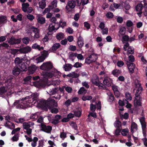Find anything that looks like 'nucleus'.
<instances>
[{
  "mask_svg": "<svg viewBox=\"0 0 147 147\" xmlns=\"http://www.w3.org/2000/svg\"><path fill=\"white\" fill-rule=\"evenodd\" d=\"M38 95L37 94H32V96H29L22 98L21 100H16L12 105L13 107H16L17 109H25L30 107V104H33L37 101Z\"/></svg>",
  "mask_w": 147,
  "mask_h": 147,
  "instance_id": "f257e3e1",
  "label": "nucleus"
},
{
  "mask_svg": "<svg viewBox=\"0 0 147 147\" xmlns=\"http://www.w3.org/2000/svg\"><path fill=\"white\" fill-rule=\"evenodd\" d=\"M53 67L52 63L50 61L44 62L40 66V69L46 71L45 75L49 78H51L54 76L58 78L61 73L55 69H52Z\"/></svg>",
  "mask_w": 147,
  "mask_h": 147,
  "instance_id": "f03ea898",
  "label": "nucleus"
},
{
  "mask_svg": "<svg viewBox=\"0 0 147 147\" xmlns=\"http://www.w3.org/2000/svg\"><path fill=\"white\" fill-rule=\"evenodd\" d=\"M60 95L58 94L56 96H53L49 98L47 100V107L48 108H51L53 107H57V103L53 98H54L56 99L59 100L61 98Z\"/></svg>",
  "mask_w": 147,
  "mask_h": 147,
  "instance_id": "7ed1b4c3",
  "label": "nucleus"
},
{
  "mask_svg": "<svg viewBox=\"0 0 147 147\" xmlns=\"http://www.w3.org/2000/svg\"><path fill=\"white\" fill-rule=\"evenodd\" d=\"M76 3L79 6L80 5L79 0H71L68 1L65 6V9L68 11H69V9H73L76 6Z\"/></svg>",
  "mask_w": 147,
  "mask_h": 147,
  "instance_id": "20e7f679",
  "label": "nucleus"
},
{
  "mask_svg": "<svg viewBox=\"0 0 147 147\" xmlns=\"http://www.w3.org/2000/svg\"><path fill=\"white\" fill-rule=\"evenodd\" d=\"M135 87L137 88L136 92L135 93V97H141L140 96V94L141 93L143 89L142 87L141 84L138 80H136L135 81Z\"/></svg>",
  "mask_w": 147,
  "mask_h": 147,
  "instance_id": "39448f33",
  "label": "nucleus"
},
{
  "mask_svg": "<svg viewBox=\"0 0 147 147\" xmlns=\"http://www.w3.org/2000/svg\"><path fill=\"white\" fill-rule=\"evenodd\" d=\"M39 125L41 126V130L48 134L51 133L52 130V127L50 125H47L44 123H41Z\"/></svg>",
  "mask_w": 147,
  "mask_h": 147,
  "instance_id": "423d86ee",
  "label": "nucleus"
},
{
  "mask_svg": "<svg viewBox=\"0 0 147 147\" xmlns=\"http://www.w3.org/2000/svg\"><path fill=\"white\" fill-rule=\"evenodd\" d=\"M142 97H135L134 101V106L136 108H137L138 106H142Z\"/></svg>",
  "mask_w": 147,
  "mask_h": 147,
  "instance_id": "0eeeda50",
  "label": "nucleus"
},
{
  "mask_svg": "<svg viewBox=\"0 0 147 147\" xmlns=\"http://www.w3.org/2000/svg\"><path fill=\"white\" fill-rule=\"evenodd\" d=\"M31 47L27 46L22 47L19 49L20 53H21L26 54L31 51Z\"/></svg>",
  "mask_w": 147,
  "mask_h": 147,
  "instance_id": "6e6552de",
  "label": "nucleus"
},
{
  "mask_svg": "<svg viewBox=\"0 0 147 147\" xmlns=\"http://www.w3.org/2000/svg\"><path fill=\"white\" fill-rule=\"evenodd\" d=\"M21 41V38L16 39L11 37L9 40L8 42L11 45L18 44L20 43Z\"/></svg>",
  "mask_w": 147,
  "mask_h": 147,
  "instance_id": "1a4fd4ad",
  "label": "nucleus"
},
{
  "mask_svg": "<svg viewBox=\"0 0 147 147\" xmlns=\"http://www.w3.org/2000/svg\"><path fill=\"white\" fill-rule=\"evenodd\" d=\"M127 65L129 70V73L131 74L133 73L134 72V69L135 67V64L132 63H131L128 61H127Z\"/></svg>",
  "mask_w": 147,
  "mask_h": 147,
  "instance_id": "9d476101",
  "label": "nucleus"
},
{
  "mask_svg": "<svg viewBox=\"0 0 147 147\" xmlns=\"http://www.w3.org/2000/svg\"><path fill=\"white\" fill-rule=\"evenodd\" d=\"M112 81V80L109 77H106L104 78L103 83L105 85L109 87L111 86V83Z\"/></svg>",
  "mask_w": 147,
  "mask_h": 147,
  "instance_id": "9b49d317",
  "label": "nucleus"
},
{
  "mask_svg": "<svg viewBox=\"0 0 147 147\" xmlns=\"http://www.w3.org/2000/svg\"><path fill=\"white\" fill-rule=\"evenodd\" d=\"M22 71V70L18 67L17 66H15L12 70V73L14 76H18Z\"/></svg>",
  "mask_w": 147,
  "mask_h": 147,
  "instance_id": "f8f14e48",
  "label": "nucleus"
},
{
  "mask_svg": "<svg viewBox=\"0 0 147 147\" xmlns=\"http://www.w3.org/2000/svg\"><path fill=\"white\" fill-rule=\"evenodd\" d=\"M108 95L107 101L108 102H112L115 100V97L112 93L109 92L107 93Z\"/></svg>",
  "mask_w": 147,
  "mask_h": 147,
  "instance_id": "ddd939ff",
  "label": "nucleus"
},
{
  "mask_svg": "<svg viewBox=\"0 0 147 147\" xmlns=\"http://www.w3.org/2000/svg\"><path fill=\"white\" fill-rule=\"evenodd\" d=\"M126 28L125 27H121L119 32L118 36H123L124 35L126 32Z\"/></svg>",
  "mask_w": 147,
  "mask_h": 147,
  "instance_id": "4468645a",
  "label": "nucleus"
},
{
  "mask_svg": "<svg viewBox=\"0 0 147 147\" xmlns=\"http://www.w3.org/2000/svg\"><path fill=\"white\" fill-rule=\"evenodd\" d=\"M141 125L142 128V133L144 137H146V123L141 124Z\"/></svg>",
  "mask_w": 147,
  "mask_h": 147,
  "instance_id": "2eb2a0df",
  "label": "nucleus"
},
{
  "mask_svg": "<svg viewBox=\"0 0 147 147\" xmlns=\"http://www.w3.org/2000/svg\"><path fill=\"white\" fill-rule=\"evenodd\" d=\"M78 45L80 48H81L84 45L83 38L80 36L78 38Z\"/></svg>",
  "mask_w": 147,
  "mask_h": 147,
  "instance_id": "dca6fc26",
  "label": "nucleus"
},
{
  "mask_svg": "<svg viewBox=\"0 0 147 147\" xmlns=\"http://www.w3.org/2000/svg\"><path fill=\"white\" fill-rule=\"evenodd\" d=\"M36 69V67L34 65L30 66L28 67V70L30 74H33Z\"/></svg>",
  "mask_w": 147,
  "mask_h": 147,
  "instance_id": "f3484780",
  "label": "nucleus"
},
{
  "mask_svg": "<svg viewBox=\"0 0 147 147\" xmlns=\"http://www.w3.org/2000/svg\"><path fill=\"white\" fill-rule=\"evenodd\" d=\"M39 104L42 107H47V100H41L39 102Z\"/></svg>",
  "mask_w": 147,
  "mask_h": 147,
  "instance_id": "a211bd4d",
  "label": "nucleus"
},
{
  "mask_svg": "<svg viewBox=\"0 0 147 147\" xmlns=\"http://www.w3.org/2000/svg\"><path fill=\"white\" fill-rule=\"evenodd\" d=\"M58 87L50 89L49 90V94L51 95H53L56 94H59L58 92Z\"/></svg>",
  "mask_w": 147,
  "mask_h": 147,
  "instance_id": "6ab92c4d",
  "label": "nucleus"
},
{
  "mask_svg": "<svg viewBox=\"0 0 147 147\" xmlns=\"http://www.w3.org/2000/svg\"><path fill=\"white\" fill-rule=\"evenodd\" d=\"M36 18L37 22L39 23L40 24H43L45 23V18L39 16H37L36 17Z\"/></svg>",
  "mask_w": 147,
  "mask_h": 147,
  "instance_id": "aec40b11",
  "label": "nucleus"
},
{
  "mask_svg": "<svg viewBox=\"0 0 147 147\" xmlns=\"http://www.w3.org/2000/svg\"><path fill=\"white\" fill-rule=\"evenodd\" d=\"M72 65L70 64H65L63 65V68L66 71H70L72 68Z\"/></svg>",
  "mask_w": 147,
  "mask_h": 147,
  "instance_id": "412c9836",
  "label": "nucleus"
},
{
  "mask_svg": "<svg viewBox=\"0 0 147 147\" xmlns=\"http://www.w3.org/2000/svg\"><path fill=\"white\" fill-rule=\"evenodd\" d=\"M7 21L6 16L3 15L0 16V24H3L6 22Z\"/></svg>",
  "mask_w": 147,
  "mask_h": 147,
  "instance_id": "4be33fe9",
  "label": "nucleus"
},
{
  "mask_svg": "<svg viewBox=\"0 0 147 147\" xmlns=\"http://www.w3.org/2000/svg\"><path fill=\"white\" fill-rule=\"evenodd\" d=\"M92 83L96 86L99 85V80L97 77H95L92 78Z\"/></svg>",
  "mask_w": 147,
  "mask_h": 147,
  "instance_id": "5701e85b",
  "label": "nucleus"
},
{
  "mask_svg": "<svg viewBox=\"0 0 147 147\" xmlns=\"http://www.w3.org/2000/svg\"><path fill=\"white\" fill-rule=\"evenodd\" d=\"M66 22H63L61 20H60L59 22V23H58V22H57V26H58V27L56 29V30H58L60 27L63 28L64 27L66 26Z\"/></svg>",
  "mask_w": 147,
  "mask_h": 147,
  "instance_id": "b1692460",
  "label": "nucleus"
},
{
  "mask_svg": "<svg viewBox=\"0 0 147 147\" xmlns=\"http://www.w3.org/2000/svg\"><path fill=\"white\" fill-rule=\"evenodd\" d=\"M114 126L117 128L122 129L121 123L119 120L115 121L114 123Z\"/></svg>",
  "mask_w": 147,
  "mask_h": 147,
  "instance_id": "393cba45",
  "label": "nucleus"
},
{
  "mask_svg": "<svg viewBox=\"0 0 147 147\" xmlns=\"http://www.w3.org/2000/svg\"><path fill=\"white\" fill-rule=\"evenodd\" d=\"M18 66L21 68L22 71H26L28 70L27 66L24 62H22Z\"/></svg>",
  "mask_w": 147,
  "mask_h": 147,
  "instance_id": "a878e982",
  "label": "nucleus"
},
{
  "mask_svg": "<svg viewBox=\"0 0 147 147\" xmlns=\"http://www.w3.org/2000/svg\"><path fill=\"white\" fill-rule=\"evenodd\" d=\"M61 46V45L59 43H55L53 45L51 49L52 51H55L59 48Z\"/></svg>",
  "mask_w": 147,
  "mask_h": 147,
  "instance_id": "bb28decb",
  "label": "nucleus"
},
{
  "mask_svg": "<svg viewBox=\"0 0 147 147\" xmlns=\"http://www.w3.org/2000/svg\"><path fill=\"white\" fill-rule=\"evenodd\" d=\"M57 1L56 0L53 1L51 3V5H49V7L51 9L56 8L57 7Z\"/></svg>",
  "mask_w": 147,
  "mask_h": 147,
  "instance_id": "cd10ccee",
  "label": "nucleus"
},
{
  "mask_svg": "<svg viewBox=\"0 0 147 147\" xmlns=\"http://www.w3.org/2000/svg\"><path fill=\"white\" fill-rule=\"evenodd\" d=\"M67 77H72L73 78H77L79 76V75L74 72H72L67 74Z\"/></svg>",
  "mask_w": 147,
  "mask_h": 147,
  "instance_id": "c85d7f7f",
  "label": "nucleus"
},
{
  "mask_svg": "<svg viewBox=\"0 0 147 147\" xmlns=\"http://www.w3.org/2000/svg\"><path fill=\"white\" fill-rule=\"evenodd\" d=\"M64 38V34L62 32H59L56 34V38L57 40L59 41L63 38Z\"/></svg>",
  "mask_w": 147,
  "mask_h": 147,
  "instance_id": "c756f323",
  "label": "nucleus"
},
{
  "mask_svg": "<svg viewBox=\"0 0 147 147\" xmlns=\"http://www.w3.org/2000/svg\"><path fill=\"white\" fill-rule=\"evenodd\" d=\"M29 6L28 3H23L22 4V11L25 12H26L27 9L28 7Z\"/></svg>",
  "mask_w": 147,
  "mask_h": 147,
  "instance_id": "7c9ffc66",
  "label": "nucleus"
},
{
  "mask_svg": "<svg viewBox=\"0 0 147 147\" xmlns=\"http://www.w3.org/2000/svg\"><path fill=\"white\" fill-rule=\"evenodd\" d=\"M24 59L23 58H20L18 57L16 58L14 61V62L16 65H19L22 62Z\"/></svg>",
  "mask_w": 147,
  "mask_h": 147,
  "instance_id": "2f4dec72",
  "label": "nucleus"
},
{
  "mask_svg": "<svg viewBox=\"0 0 147 147\" xmlns=\"http://www.w3.org/2000/svg\"><path fill=\"white\" fill-rule=\"evenodd\" d=\"M32 47L33 49H37L39 51H40L41 49L43 50L44 49V48L42 47H40V46L37 43L33 45Z\"/></svg>",
  "mask_w": 147,
  "mask_h": 147,
  "instance_id": "473e14b6",
  "label": "nucleus"
},
{
  "mask_svg": "<svg viewBox=\"0 0 147 147\" xmlns=\"http://www.w3.org/2000/svg\"><path fill=\"white\" fill-rule=\"evenodd\" d=\"M7 91V90L4 86H1L0 88V95L4 96L5 95Z\"/></svg>",
  "mask_w": 147,
  "mask_h": 147,
  "instance_id": "72a5a7b5",
  "label": "nucleus"
},
{
  "mask_svg": "<svg viewBox=\"0 0 147 147\" xmlns=\"http://www.w3.org/2000/svg\"><path fill=\"white\" fill-rule=\"evenodd\" d=\"M143 4L142 3L138 4L136 7V10L138 11H140L142 9Z\"/></svg>",
  "mask_w": 147,
  "mask_h": 147,
  "instance_id": "f704fd0d",
  "label": "nucleus"
},
{
  "mask_svg": "<svg viewBox=\"0 0 147 147\" xmlns=\"http://www.w3.org/2000/svg\"><path fill=\"white\" fill-rule=\"evenodd\" d=\"M57 28L55 27V25H53V23H51L49 24L48 29L49 32H52L55 30H56Z\"/></svg>",
  "mask_w": 147,
  "mask_h": 147,
  "instance_id": "c9c22d12",
  "label": "nucleus"
},
{
  "mask_svg": "<svg viewBox=\"0 0 147 147\" xmlns=\"http://www.w3.org/2000/svg\"><path fill=\"white\" fill-rule=\"evenodd\" d=\"M121 71L120 70L117 69H114L112 72V74L115 76L117 77L119 75L121 74Z\"/></svg>",
  "mask_w": 147,
  "mask_h": 147,
  "instance_id": "e433bc0d",
  "label": "nucleus"
},
{
  "mask_svg": "<svg viewBox=\"0 0 147 147\" xmlns=\"http://www.w3.org/2000/svg\"><path fill=\"white\" fill-rule=\"evenodd\" d=\"M134 49L133 47L130 46L127 50V53L128 55L129 54H133L134 53Z\"/></svg>",
  "mask_w": 147,
  "mask_h": 147,
  "instance_id": "4c0bfd02",
  "label": "nucleus"
},
{
  "mask_svg": "<svg viewBox=\"0 0 147 147\" xmlns=\"http://www.w3.org/2000/svg\"><path fill=\"white\" fill-rule=\"evenodd\" d=\"M39 4L40 8L42 9H44L46 6L45 1V0L41 1L39 2Z\"/></svg>",
  "mask_w": 147,
  "mask_h": 147,
  "instance_id": "58836bf2",
  "label": "nucleus"
},
{
  "mask_svg": "<svg viewBox=\"0 0 147 147\" xmlns=\"http://www.w3.org/2000/svg\"><path fill=\"white\" fill-rule=\"evenodd\" d=\"M23 129H26L30 128L31 127V125L28 123L24 122L23 123Z\"/></svg>",
  "mask_w": 147,
  "mask_h": 147,
  "instance_id": "ea45409f",
  "label": "nucleus"
},
{
  "mask_svg": "<svg viewBox=\"0 0 147 147\" xmlns=\"http://www.w3.org/2000/svg\"><path fill=\"white\" fill-rule=\"evenodd\" d=\"M92 97L90 96L84 95L82 97V99L83 101L90 100L92 99Z\"/></svg>",
  "mask_w": 147,
  "mask_h": 147,
  "instance_id": "a19ab883",
  "label": "nucleus"
},
{
  "mask_svg": "<svg viewBox=\"0 0 147 147\" xmlns=\"http://www.w3.org/2000/svg\"><path fill=\"white\" fill-rule=\"evenodd\" d=\"M128 117L129 114L127 113H125L124 115L120 114V117L121 120H123V118L127 119L128 118Z\"/></svg>",
  "mask_w": 147,
  "mask_h": 147,
  "instance_id": "79ce46f5",
  "label": "nucleus"
},
{
  "mask_svg": "<svg viewBox=\"0 0 147 147\" xmlns=\"http://www.w3.org/2000/svg\"><path fill=\"white\" fill-rule=\"evenodd\" d=\"M45 58L43 57L40 56L38 57H37L36 59L37 63H38L40 62H43L45 59Z\"/></svg>",
  "mask_w": 147,
  "mask_h": 147,
  "instance_id": "37998d69",
  "label": "nucleus"
},
{
  "mask_svg": "<svg viewBox=\"0 0 147 147\" xmlns=\"http://www.w3.org/2000/svg\"><path fill=\"white\" fill-rule=\"evenodd\" d=\"M82 114L81 111L79 110H77L74 111V115L78 117L81 116Z\"/></svg>",
  "mask_w": 147,
  "mask_h": 147,
  "instance_id": "c03bdc74",
  "label": "nucleus"
},
{
  "mask_svg": "<svg viewBox=\"0 0 147 147\" xmlns=\"http://www.w3.org/2000/svg\"><path fill=\"white\" fill-rule=\"evenodd\" d=\"M87 91L85 88L83 87H81L79 90L78 93L79 94H82L84 92H86Z\"/></svg>",
  "mask_w": 147,
  "mask_h": 147,
  "instance_id": "a18cd8bd",
  "label": "nucleus"
},
{
  "mask_svg": "<svg viewBox=\"0 0 147 147\" xmlns=\"http://www.w3.org/2000/svg\"><path fill=\"white\" fill-rule=\"evenodd\" d=\"M20 53L19 49H13L11 50V53L13 55H15L17 53Z\"/></svg>",
  "mask_w": 147,
  "mask_h": 147,
  "instance_id": "49530a36",
  "label": "nucleus"
},
{
  "mask_svg": "<svg viewBox=\"0 0 147 147\" xmlns=\"http://www.w3.org/2000/svg\"><path fill=\"white\" fill-rule=\"evenodd\" d=\"M51 112L53 113L56 114L58 112V110L57 108L53 107L51 108H49Z\"/></svg>",
  "mask_w": 147,
  "mask_h": 147,
  "instance_id": "de8ad7c7",
  "label": "nucleus"
},
{
  "mask_svg": "<svg viewBox=\"0 0 147 147\" xmlns=\"http://www.w3.org/2000/svg\"><path fill=\"white\" fill-rule=\"evenodd\" d=\"M30 40L29 38L28 37H24L22 39L23 42L26 45L28 44Z\"/></svg>",
  "mask_w": 147,
  "mask_h": 147,
  "instance_id": "09e8293b",
  "label": "nucleus"
},
{
  "mask_svg": "<svg viewBox=\"0 0 147 147\" xmlns=\"http://www.w3.org/2000/svg\"><path fill=\"white\" fill-rule=\"evenodd\" d=\"M129 130L128 129H123L122 130L121 132V134L124 136H126L127 134L128 133Z\"/></svg>",
  "mask_w": 147,
  "mask_h": 147,
  "instance_id": "8fccbe9b",
  "label": "nucleus"
},
{
  "mask_svg": "<svg viewBox=\"0 0 147 147\" xmlns=\"http://www.w3.org/2000/svg\"><path fill=\"white\" fill-rule=\"evenodd\" d=\"M60 137L63 140L67 137V134L64 132H61Z\"/></svg>",
  "mask_w": 147,
  "mask_h": 147,
  "instance_id": "3c124183",
  "label": "nucleus"
},
{
  "mask_svg": "<svg viewBox=\"0 0 147 147\" xmlns=\"http://www.w3.org/2000/svg\"><path fill=\"white\" fill-rule=\"evenodd\" d=\"M48 55V51L45 50H44L42 51L41 56L45 58V59L46 58L47 56Z\"/></svg>",
  "mask_w": 147,
  "mask_h": 147,
  "instance_id": "603ef678",
  "label": "nucleus"
},
{
  "mask_svg": "<svg viewBox=\"0 0 147 147\" xmlns=\"http://www.w3.org/2000/svg\"><path fill=\"white\" fill-rule=\"evenodd\" d=\"M78 55L77 53H73L70 54L69 55V59H70L72 61H73L74 58V57H76Z\"/></svg>",
  "mask_w": 147,
  "mask_h": 147,
  "instance_id": "864d4df0",
  "label": "nucleus"
},
{
  "mask_svg": "<svg viewBox=\"0 0 147 147\" xmlns=\"http://www.w3.org/2000/svg\"><path fill=\"white\" fill-rule=\"evenodd\" d=\"M131 128L135 129L136 130L138 128L137 124L134 122H132L131 123Z\"/></svg>",
  "mask_w": 147,
  "mask_h": 147,
  "instance_id": "5fc2aeb1",
  "label": "nucleus"
},
{
  "mask_svg": "<svg viewBox=\"0 0 147 147\" xmlns=\"http://www.w3.org/2000/svg\"><path fill=\"white\" fill-rule=\"evenodd\" d=\"M129 40V36L127 35H124L122 37V41L128 42Z\"/></svg>",
  "mask_w": 147,
  "mask_h": 147,
  "instance_id": "6e6d98bb",
  "label": "nucleus"
},
{
  "mask_svg": "<svg viewBox=\"0 0 147 147\" xmlns=\"http://www.w3.org/2000/svg\"><path fill=\"white\" fill-rule=\"evenodd\" d=\"M82 64L81 63H80L79 62H77L75 63L73 66V67L76 68H78L81 67L82 66Z\"/></svg>",
  "mask_w": 147,
  "mask_h": 147,
  "instance_id": "4d7b16f0",
  "label": "nucleus"
},
{
  "mask_svg": "<svg viewBox=\"0 0 147 147\" xmlns=\"http://www.w3.org/2000/svg\"><path fill=\"white\" fill-rule=\"evenodd\" d=\"M31 29L34 33H39V30L37 28H35L34 26H32L31 28Z\"/></svg>",
  "mask_w": 147,
  "mask_h": 147,
  "instance_id": "13d9d810",
  "label": "nucleus"
},
{
  "mask_svg": "<svg viewBox=\"0 0 147 147\" xmlns=\"http://www.w3.org/2000/svg\"><path fill=\"white\" fill-rule=\"evenodd\" d=\"M90 116H91L94 118H96L97 117L96 114L95 113H90L88 115V118H89L90 117Z\"/></svg>",
  "mask_w": 147,
  "mask_h": 147,
  "instance_id": "bf43d9fd",
  "label": "nucleus"
},
{
  "mask_svg": "<svg viewBox=\"0 0 147 147\" xmlns=\"http://www.w3.org/2000/svg\"><path fill=\"white\" fill-rule=\"evenodd\" d=\"M107 17L109 18H113V13L111 12H108L106 15Z\"/></svg>",
  "mask_w": 147,
  "mask_h": 147,
  "instance_id": "052dcab7",
  "label": "nucleus"
},
{
  "mask_svg": "<svg viewBox=\"0 0 147 147\" xmlns=\"http://www.w3.org/2000/svg\"><path fill=\"white\" fill-rule=\"evenodd\" d=\"M121 130L122 129L117 128L115 131V135L117 136L120 135V133Z\"/></svg>",
  "mask_w": 147,
  "mask_h": 147,
  "instance_id": "680f3d73",
  "label": "nucleus"
},
{
  "mask_svg": "<svg viewBox=\"0 0 147 147\" xmlns=\"http://www.w3.org/2000/svg\"><path fill=\"white\" fill-rule=\"evenodd\" d=\"M126 25L128 27H130L133 25V23L131 20H128L126 22Z\"/></svg>",
  "mask_w": 147,
  "mask_h": 147,
  "instance_id": "e2e57ef3",
  "label": "nucleus"
},
{
  "mask_svg": "<svg viewBox=\"0 0 147 147\" xmlns=\"http://www.w3.org/2000/svg\"><path fill=\"white\" fill-rule=\"evenodd\" d=\"M27 17L30 21H32L34 19V16L32 14H28L27 16Z\"/></svg>",
  "mask_w": 147,
  "mask_h": 147,
  "instance_id": "0e129e2a",
  "label": "nucleus"
},
{
  "mask_svg": "<svg viewBox=\"0 0 147 147\" xmlns=\"http://www.w3.org/2000/svg\"><path fill=\"white\" fill-rule=\"evenodd\" d=\"M96 106L95 105L91 103L90 105V109L92 112L95 111L96 109Z\"/></svg>",
  "mask_w": 147,
  "mask_h": 147,
  "instance_id": "69168bd1",
  "label": "nucleus"
},
{
  "mask_svg": "<svg viewBox=\"0 0 147 147\" xmlns=\"http://www.w3.org/2000/svg\"><path fill=\"white\" fill-rule=\"evenodd\" d=\"M129 44L128 42H126L123 45V49L125 51L127 50V48L129 47Z\"/></svg>",
  "mask_w": 147,
  "mask_h": 147,
  "instance_id": "338daca9",
  "label": "nucleus"
},
{
  "mask_svg": "<svg viewBox=\"0 0 147 147\" xmlns=\"http://www.w3.org/2000/svg\"><path fill=\"white\" fill-rule=\"evenodd\" d=\"M32 76H28L25 78L23 80L25 82H27L28 81H30L32 79Z\"/></svg>",
  "mask_w": 147,
  "mask_h": 147,
  "instance_id": "774afa93",
  "label": "nucleus"
}]
</instances>
